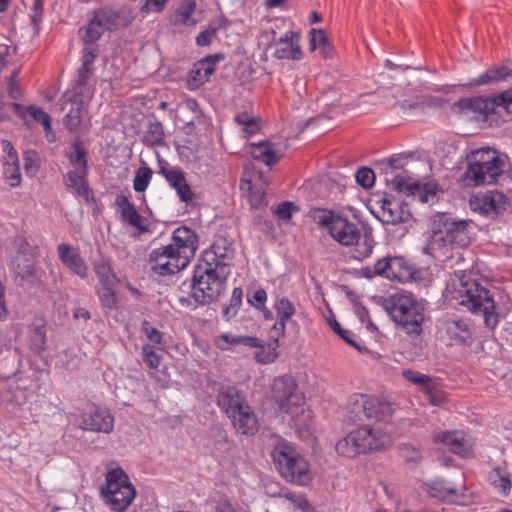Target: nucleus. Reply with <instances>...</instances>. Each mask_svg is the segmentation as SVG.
Masks as SVG:
<instances>
[{
    "mask_svg": "<svg viewBox=\"0 0 512 512\" xmlns=\"http://www.w3.org/2000/svg\"><path fill=\"white\" fill-rule=\"evenodd\" d=\"M195 8L196 3L194 1H186L182 3L175 12V23L182 25L196 24V20L192 19Z\"/></svg>",
    "mask_w": 512,
    "mask_h": 512,
    "instance_id": "35",
    "label": "nucleus"
},
{
    "mask_svg": "<svg viewBox=\"0 0 512 512\" xmlns=\"http://www.w3.org/2000/svg\"><path fill=\"white\" fill-rule=\"evenodd\" d=\"M402 374L407 381L420 386H425L431 381L429 376L414 372L412 370H405Z\"/></svg>",
    "mask_w": 512,
    "mask_h": 512,
    "instance_id": "60",
    "label": "nucleus"
},
{
    "mask_svg": "<svg viewBox=\"0 0 512 512\" xmlns=\"http://www.w3.org/2000/svg\"><path fill=\"white\" fill-rule=\"evenodd\" d=\"M94 271L102 285L115 286L118 283L110 259L101 258L96 261L94 263Z\"/></svg>",
    "mask_w": 512,
    "mask_h": 512,
    "instance_id": "30",
    "label": "nucleus"
},
{
    "mask_svg": "<svg viewBox=\"0 0 512 512\" xmlns=\"http://www.w3.org/2000/svg\"><path fill=\"white\" fill-rule=\"evenodd\" d=\"M447 335L455 343L465 344L471 339L470 325L466 320L460 318L449 319L445 323Z\"/></svg>",
    "mask_w": 512,
    "mask_h": 512,
    "instance_id": "27",
    "label": "nucleus"
},
{
    "mask_svg": "<svg viewBox=\"0 0 512 512\" xmlns=\"http://www.w3.org/2000/svg\"><path fill=\"white\" fill-rule=\"evenodd\" d=\"M467 169L464 173L468 185L494 184L504 172V159L492 148H480L467 155Z\"/></svg>",
    "mask_w": 512,
    "mask_h": 512,
    "instance_id": "5",
    "label": "nucleus"
},
{
    "mask_svg": "<svg viewBox=\"0 0 512 512\" xmlns=\"http://www.w3.org/2000/svg\"><path fill=\"white\" fill-rule=\"evenodd\" d=\"M46 337L45 333L37 330L31 337V349L36 353H40L45 349Z\"/></svg>",
    "mask_w": 512,
    "mask_h": 512,
    "instance_id": "61",
    "label": "nucleus"
},
{
    "mask_svg": "<svg viewBox=\"0 0 512 512\" xmlns=\"http://www.w3.org/2000/svg\"><path fill=\"white\" fill-rule=\"evenodd\" d=\"M474 235L473 221L437 214L432 219L423 252L435 258L447 256L454 247H467Z\"/></svg>",
    "mask_w": 512,
    "mask_h": 512,
    "instance_id": "1",
    "label": "nucleus"
},
{
    "mask_svg": "<svg viewBox=\"0 0 512 512\" xmlns=\"http://www.w3.org/2000/svg\"><path fill=\"white\" fill-rule=\"evenodd\" d=\"M355 178L356 182L365 189L372 187L375 182V174L373 170L367 167L360 168L356 172Z\"/></svg>",
    "mask_w": 512,
    "mask_h": 512,
    "instance_id": "51",
    "label": "nucleus"
},
{
    "mask_svg": "<svg viewBox=\"0 0 512 512\" xmlns=\"http://www.w3.org/2000/svg\"><path fill=\"white\" fill-rule=\"evenodd\" d=\"M429 493L432 497L440 500H447L450 496L456 494L457 490L453 487L447 486L445 481H436L430 485Z\"/></svg>",
    "mask_w": 512,
    "mask_h": 512,
    "instance_id": "41",
    "label": "nucleus"
},
{
    "mask_svg": "<svg viewBox=\"0 0 512 512\" xmlns=\"http://www.w3.org/2000/svg\"><path fill=\"white\" fill-rule=\"evenodd\" d=\"M233 255L234 249L232 244L226 238L219 237L214 241L211 248L204 252L203 261L206 265L214 267L223 265V267L228 269Z\"/></svg>",
    "mask_w": 512,
    "mask_h": 512,
    "instance_id": "19",
    "label": "nucleus"
},
{
    "mask_svg": "<svg viewBox=\"0 0 512 512\" xmlns=\"http://www.w3.org/2000/svg\"><path fill=\"white\" fill-rule=\"evenodd\" d=\"M243 291L241 288L236 287L232 291V296L229 302L223 310V316L226 320H230L235 317L239 311V308L242 304Z\"/></svg>",
    "mask_w": 512,
    "mask_h": 512,
    "instance_id": "40",
    "label": "nucleus"
},
{
    "mask_svg": "<svg viewBox=\"0 0 512 512\" xmlns=\"http://www.w3.org/2000/svg\"><path fill=\"white\" fill-rule=\"evenodd\" d=\"M73 106L70 111L65 115L64 123L69 131H77L81 124L84 115V107L82 102H77V97L73 95Z\"/></svg>",
    "mask_w": 512,
    "mask_h": 512,
    "instance_id": "33",
    "label": "nucleus"
},
{
    "mask_svg": "<svg viewBox=\"0 0 512 512\" xmlns=\"http://www.w3.org/2000/svg\"><path fill=\"white\" fill-rule=\"evenodd\" d=\"M267 300V293L264 289L259 288L254 291H249L247 294V301L258 310H265V303Z\"/></svg>",
    "mask_w": 512,
    "mask_h": 512,
    "instance_id": "46",
    "label": "nucleus"
},
{
    "mask_svg": "<svg viewBox=\"0 0 512 512\" xmlns=\"http://www.w3.org/2000/svg\"><path fill=\"white\" fill-rule=\"evenodd\" d=\"M28 114L35 120L44 123L46 120L51 119L50 116L41 108L36 107L34 105H30L27 107Z\"/></svg>",
    "mask_w": 512,
    "mask_h": 512,
    "instance_id": "64",
    "label": "nucleus"
},
{
    "mask_svg": "<svg viewBox=\"0 0 512 512\" xmlns=\"http://www.w3.org/2000/svg\"><path fill=\"white\" fill-rule=\"evenodd\" d=\"M79 426L83 430L109 434L114 427V418L107 409L91 406L81 414Z\"/></svg>",
    "mask_w": 512,
    "mask_h": 512,
    "instance_id": "17",
    "label": "nucleus"
},
{
    "mask_svg": "<svg viewBox=\"0 0 512 512\" xmlns=\"http://www.w3.org/2000/svg\"><path fill=\"white\" fill-rule=\"evenodd\" d=\"M249 153L255 160L262 161L265 165L271 166L282 157V150L275 143L270 141H260L259 143L249 144Z\"/></svg>",
    "mask_w": 512,
    "mask_h": 512,
    "instance_id": "23",
    "label": "nucleus"
},
{
    "mask_svg": "<svg viewBox=\"0 0 512 512\" xmlns=\"http://www.w3.org/2000/svg\"><path fill=\"white\" fill-rule=\"evenodd\" d=\"M299 39V34L294 31H287L282 37L275 39L271 44L274 48V57L278 59H300L302 52Z\"/></svg>",
    "mask_w": 512,
    "mask_h": 512,
    "instance_id": "20",
    "label": "nucleus"
},
{
    "mask_svg": "<svg viewBox=\"0 0 512 512\" xmlns=\"http://www.w3.org/2000/svg\"><path fill=\"white\" fill-rule=\"evenodd\" d=\"M453 109L483 122L488 119L490 114L501 113V111L512 116V89L492 97L460 99L453 105Z\"/></svg>",
    "mask_w": 512,
    "mask_h": 512,
    "instance_id": "10",
    "label": "nucleus"
},
{
    "mask_svg": "<svg viewBox=\"0 0 512 512\" xmlns=\"http://www.w3.org/2000/svg\"><path fill=\"white\" fill-rule=\"evenodd\" d=\"M391 445V438L380 429L368 426L350 432L336 444V451L345 457H354L360 453L379 451Z\"/></svg>",
    "mask_w": 512,
    "mask_h": 512,
    "instance_id": "8",
    "label": "nucleus"
},
{
    "mask_svg": "<svg viewBox=\"0 0 512 512\" xmlns=\"http://www.w3.org/2000/svg\"><path fill=\"white\" fill-rule=\"evenodd\" d=\"M490 480L495 488L499 489L504 495H506L511 489V481L508 477L501 475L498 469L494 470L490 474Z\"/></svg>",
    "mask_w": 512,
    "mask_h": 512,
    "instance_id": "50",
    "label": "nucleus"
},
{
    "mask_svg": "<svg viewBox=\"0 0 512 512\" xmlns=\"http://www.w3.org/2000/svg\"><path fill=\"white\" fill-rule=\"evenodd\" d=\"M133 19L132 13L125 8L105 6L94 11L88 26L85 28L83 40L93 43L104 31L116 30L128 25Z\"/></svg>",
    "mask_w": 512,
    "mask_h": 512,
    "instance_id": "12",
    "label": "nucleus"
},
{
    "mask_svg": "<svg viewBox=\"0 0 512 512\" xmlns=\"http://www.w3.org/2000/svg\"><path fill=\"white\" fill-rule=\"evenodd\" d=\"M121 218L130 226L138 229L140 233L148 231L147 227L144 225V218L140 216L134 205L124 209L121 212Z\"/></svg>",
    "mask_w": 512,
    "mask_h": 512,
    "instance_id": "37",
    "label": "nucleus"
},
{
    "mask_svg": "<svg viewBox=\"0 0 512 512\" xmlns=\"http://www.w3.org/2000/svg\"><path fill=\"white\" fill-rule=\"evenodd\" d=\"M310 217L319 227L324 228L330 236L343 246L357 245V258L363 259L371 255L374 240L370 235H364L360 244L361 232L358 225L341 214L323 208H314Z\"/></svg>",
    "mask_w": 512,
    "mask_h": 512,
    "instance_id": "2",
    "label": "nucleus"
},
{
    "mask_svg": "<svg viewBox=\"0 0 512 512\" xmlns=\"http://www.w3.org/2000/svg\"><path fill=\"white\" fill-rule=\"evenodd\" d=\"M294 211H297L296 206L292 202H284L277 207L275 215L279 220L289 221Z\"/></svg>",
    "mask_w": 512,
    "mask_h": 512,
    "instance_id": "56",
    "label": "nucleus"
},
{
    "mask_svg": "<svg viewBox=\"0 0 512 512\" xmlns=\"http://www.w3.org/2000/svg\"><path fill=\"white\" fill-rule=\"evenodd\" d=\"M384 308L395 324L407 335H421L425 319V307L422 302L408 292H398L390 295L384 303Z\"/></svg>",
    "mask_w": 512,
    "mask_h": 512,
    "instance_id": "3",
    "label": "nucleus"
},
{
    "mask_svg": "<svg viewBox=\"0 0 512 512\" xmlns=\"http://www.w3.org/2000/svg\"><path fill=\"white\" fill-rule=\"evenodd\" d=\"M383 171L387 175L385 181L388 186L398 192H405L407 195L418 196L423 203L429 202L435 198L436 192L430 188H422L418 183H407V177L402 173H396L397 170L404 167L403 159L400 157H392L387 161H383Z\"/></svg>",
    "mask_w": 512,
    "mask_h": 512,
    "instance_id": "15",
    "label": "nucleus"
},
{
    "mask_svg": "<svg viewBox=\"0 0 512 512\" xmlns=\"http://www.w3.org/2000/svg\"><path fill=\"white\" fill-rule=\"evenodd\" d=\"M409 213L405 212L398 203H394V206L388 212H383L381 215V221L386 224H397L407 221Z\"/></svg>",
    "mask_w": 512,
    "mask_h": 512,
    "instance_id": "39",
    "label": "nucleus"
},
{
    "mask_svg": "<svg viewBox=\"0 0 512 512\" xmlns=\"http://www.w3.org/2000/svg\"><path fill=\"white\" fill-rule=\"evenodd\" d=\"M150 268L161 276L171 275L188 266L186 256L174 250V245L162 246L149 255Z\"/></svg>",
    "mask_w": 512,
    "mask_h": 512,
    "instance_id": "16",
    "label": "nucleus"
},
{
    "mask_svg": "<svg viewBox=\"0 0 512 512\" xmlns=\"http://www.w3.org/2000/svg\"><path fill=\"white\" fill-rule=\"evenodd\" d=\"M235 122L241 126L243 137H249L257 133L260 129L259 122L247 113L238 114Z\"/></svg>",
    "mask_w": 512,
    "mask_h": 512,
    "instance_id": "36",
    "label": "nucleus"
},
{
    "mask_svg": "<svg viewBox=\"0 0 512 512\" xmlns=\"http://www.w3.org/2000/svg\"><path fill=\"white\" fill-rule=\"evenodd\" d=\"M229 274V269L223 265L220 267L200 265L193 276L192 297L202 305L216 300L224 292Z\"/></svg>",
    "mask_w": 512,
    "mask_h": 512,
    "instance_id": "7",
    "label": "nucleus"
},
{
    "mask_svg": "<svg viewBox=\"0 0 512 512\" xmlns=\"http://www.w3.org/2000/svg\"><path fill=\"white\" fill-rule=\"evenodd\" d=\"M400 259L396 257H384L382 259H379L374 264V274L376 275H385L386 277H390V270H392V267L394 264H398Z\"/></svg>",
    "mask_w": 512,
    "mask_h": 512,
    "instance_id": "44",
    "label": "nucleus"
},
{
    "mask_svg": "<svg viewBox=\"0 0 512 512\" xmlns=\"http://www.w3.org/2000/svg\"><path fill=\"white\" fill-rule=\"evenodd\" d=\"M172 241L174 250L181 256H186L189 263L197 249V236L194 231L187 227H179L173 232Z\"/></svg>",
    "mask_w": 512,
    "mask_h": 512,
    "instance_id": "21",
    "label": "nucleus"
},
{
    "mask_svg": "<svg viewBox=\"0 0 512 512\" xmlns=\"http://www.w3.org/2000/svg\"><path fill=\"white\" fill-rule=\"evenodd\" d=\"M101 493L107 505L116 512H123L135 497V489L128 476L121 468L109 470L106 474V485Z\"/></svg>",
    "mask_w": 512,
    "mask_h": 512,
    "instance_id": "13",
    "label": "nucleus"
},
{
    "mask_svg": "<svg viewBox=\"0 0 512 512\" xmlns=\"http://www.w3.org/2000/svg\"><path fill=\"white\" fill-rule=\"evenodd\" d=\"M217 344L222 350L228 349V345H242L245 347H260L259 339L252 336L222 334L217 339Z\"/></svg>",
    "mask_w": 512,
    "mask_h": 512,
    "instance_id": "28",
    "label": "nucleus"
},
{
    "mask_svg": "<svg viewBox=\"0 0 512 512\" xmlns=\"http://www.w3.org/2000/svg\"><path fill=\"white\" fill-rule=\"evenodd\" d=\"M114 286L102 285L99 290V298L103 306L111 308L115 304Z\"/></svg>",
    "mask_w": 512,
    "mask_h": 512,
    "instance_id": "59",
    "label": "nucleus"
},
{
    "mask_svg": "<svg viewBox=\"0 0 512 512\" xmlns=\"http://www.w3.org/2000/svg\"><path fill=\"white\" fill-rule=\"evenodd\" d=\"M401 457L407 462L411 464H417L422 459V453L418 448H415L409 444H403L400 447Z\"/></svg>",
    "mask_w": 512,
    "mask_h": 512,
    "instance_id": "49",
    "label": "nucleus"
},
{
    "mask_svg": "<svg viewBox=\"0 0 512 512\" xmlns=\"http://www.w3.org/2000/svg\"><path fill=\"white\" fill-rule=\"evenodd\" d=\"M142 359L143 362L149 367V368H158L160 364L159 356L157 355L154 345L151 344H145L142 347Z\"/></svg>",
    "mask_w": 512,
    "mask_h": 512,
    "instance_id": "47",
    "label": "nucleus"
},
{
    "mask_svg": "<svg viewBox=\"0 0 512 512\" xmlns=\"http://www.w3.org/2000/svg\"><path fill=\"white\" fill-rule=\"evenodd\" d=\"M19 71V68L14 69L8 79V93L9 96L14 100L20 99L22 96L21 88L18 82Z\"/></svg>",
    "mask_w": 512,
    "mask_h": 512,
    "instance_id": "54",
    "label": "nucleus"
},
{
    "mask_svg": "<svg viewBox=\"0 0 512 512\" xmlns=\"http://www.w3.org/2000/svg\"><path fill=\"white\" fill-rule=\"evenodd\" d=\"M14 273L23 282L34 283L37 275L34 265L22 257L17 256L13 262Z\"/></svg>",
    "mask_w": 512,
    "mask_h": 512,
    "instance_id": "31",
    "label": "nucleus"
},
{
    "mask_svg": "<svg viewBox=\"0 0 512 512\" xmlns=\"http://www.w3.org/2000/svg\"><path fill=\"white\" fill-rule=\"evenodd\" d=\"M175 190L182 202L187 203L193 200L194 193L192 192L191 187L187 183L186 179L180 184V186H177Z\"/></svg>",
    "mask_w": 512,
    "mask_h": 512,
    "instance_id": "62",
    "label": "nucleus"
},
{
    "mask_svg": "<svg viewBox=\"0 0 512 512\" xmlns=\"http://www.w3.org/2000/svg\"><path fill=\"white\" fill-rule=\"evenodd\" d=\"M217 405L229 417L233 427L243 435H254L258 430L257 418L245 395L235 386H222L216 397Z\"/></svg>",
    "mask_w": 512,
    "mask_h": 512,
    "instance_id": "4",
    "label": "nucleus"
},
{
    "mask_svg": "<svg viewBox=\"0 0 512 512\" xmlns=\"http://www.w3.org/2000/svg\"><path fill=\"white\" fill-rule=\"evenodd\" d=\"M91 73H92L91 67L81 65V67L78 70V78H77L74 88H73L75 97L83 95L84 88L87 84V81H88Z\"/></svg>",
    "mask_w": 512,
    "mask_h": 512,
    "instance_id": "45",
    "label": "nucleus"
},
{
    "mask_svg": "<svg viewBox=\"0 0 512 512\" xmlns=\"http://www.w3.org/2000/svg\"><path fill=\"white\" fill-rule=\"evenodd\" d=\"M141 331L146 335L151 345L162 344V333L157 328L153 327L147 320L142 322Z\"/></svg>",
    "mask_w": 512,
    "mask_h": 512,
    "instance_id": "52",
    "label": "nucleus"
},
{
    "mask_svg": "<svg viewBox=\"0 0 512 512\" xmlns=\"http://www.w3.org/2000/svg\"><path fill=\"white\" fill-rule=\"evenodd\" d=\"M274 308L277 313L278 320L270 330V338L275 343L284 335L286 322L296 313V308L288 298H281L275 302Z\"/></svg>",
    "mask_w": 512,
    "mask_h": 512,
    "instance_id": "22",
    "label": "nucleus"
},
{
    "mask_svg": "<svg viewBox=\"0 0 512 512\" xmlns=\"http://www.w3.org/2000/svg\"><path fill=\"white\" fill-rule=\"evenodd\" d=\"M435 442L443 443L455 454L466 456L470 452V443L461 431H445L434 436Z\"/></svg>",
    "mask_w": 512,
    "mask_h": 512,
    "instance_id": "24",
    "label": "nucleus"
},
{
    "mask_svg": "<svg viewBox=\"0 0 512 512\" xmlns=\"http://www.w3.org/2000/svg\"><path fill=\"white\" fill-rule=\"evenodd\" d=\"M168 0H144L140 10L143 14L161 12Z\"/></svg>",
    "mask_w": 512,
    "mask_h": 512,
    "instance_id": "57",
    "label": "nucleus"
},
{
    "mask_svg": "<svg viewBox=\"0 0 512 512\" xmlns=\"http://www.w3.org/2000/svg\"><path fill=\"white\" fill-rule=\"evenodd\" d=\"M4 175L11 187L17 186L21 180L18 162H6L4 167Z\"/></svg>",
    "mask_w": 512,
    "mask_h": 512,
    "instance_id": "48",
    "label": "nucleus"
},
{
    "mask_svg": "<svg viewBox=\"0 0 512 512\" xmlns=\"http://www.w3.org/2000/svg\"><path fill=\"white\" fill-rule=\"evenodd\" d=\"M142 141L148 147L163 146L164 131L162 124L156 120L149 121Z\"/></svg>",
    "mask_w": 512,
    "mask_h": 512,
    "instance_id": "32",
    "label": "nucleus"
},
{
    "mask_svg": "<svg viewBox=\"0 0 512 512\" xmlns=\"http://www.w3.org/2000/svg\"><path fill=\"white\" fill-rule=\"evenodd\" d=\"M459 303L472 312H481L487 327L494 328L498 318L494 311V301L489 291L475 280L463 281L456 291Z\"/></svg>",
    "mask_w": 512,
    "mask_h": 512,
    "instance_id": "11",
    "label": "nucleus"
},
{
    "mask_svg": "<svg viewBox=\"0 0 512 512\" xmlns=\"http://www.w3.org/2000/svg\"><path fill=\"white\" fill-rule=\"evenodd\" d=\"M348 412L352 421H386L393 413L389 402L364 394L349 398Z\"/></svg>",
    "mask_w": 512,
    "mask_h": 512,
    "instance_id": "14",
    "label": "nucleus"
},
{
    "mask_svg": "<svg viewBox=\"0 0 512 512\" xmlns=\"http://www.w3.org/2000/svg\"><path fill=\"white\" fill-rule=\"evenodd\" d=\"M68 159L73 169L87 170L86 150L79 139L73 142L68 152Z\"/></svg>",
    "mask_w": 512,
    "mask_h": 512,
    "instance_id": "34",
    "label": "nucleus"
},
{
    "mask_svg": "<svg viewBox=\"0 0 512 512\" xmlns=\"http://www.w3.org/2000/svg\"><path fill=\"white\" fill-rule=\"evenodd\" d=\"M354 312L357 315V317L360 319V321L364 324H366V328L370 331H374L377 329V327L374 325V323L371 321L369 317V312L367 308L360 303H357L354 305Z\"/></svg>",
    "mask_w": 512,
    "mask_h": 512,
    "instance_id": "58",
    "label": "nucleus"
},
{
    "mask_svg": "<svg viewBox=\"0 0 512 512\" xmlns=\"http://www.w3.org/2000/svg\"><path fill=\"white\" fill-rule=\"evenodd\" d=\"M272 458L278 472L287 482L305 486L311 481L307 461L292 446L278 444L272 451Z\"/></svg>",
    "mask_w": 512,
    "mask_h": 512,
    "instance_id": "9",
    "label": "nucleus"
},
{
    "mask_svg": "<svg viewBox=\"0 0 512 512\" xmlns=\"http://www.w3.org/2000/svg\"><path fill=\"white\" fill-rule=\"evenodd\" d=\"M276 357L277 353L275 349H270L268 351L261 349L260 351H257L255 354L256 361L262 364H269L273 362L276 359Z\"/></svg>",
    "mask_w": 512,
    "mask_h": 512,
    "instance_id": "63",
    "label": "nucleus"
},
{
    "mask_svg": "<svg viewBox=\"0 0 512 512\" xmlns=\"http://www.w3.org/2000/svg\"><path fill=\"white\" fill-rule=\"evenodd\" d=\"M504 196L498 192H490L487 194L476 196L471 201V207L474 211H479L484 215L490 213H499L504 209Z\"/></svg>",
    "mask_w": 512,
    "mask_h": 512,
    "instance_id": "26",
    "label": "nucleus"
},
{
    "mask_svg": "<svg viewBox=\"0 0 512 512\" xmlns=\"http://www.w3.org/2000/svg\"><path fill=\"white\" fill-rule=\"evenodd\" d=\"M329 325L332 328V330L339 335L347 344L357 348L360 350V347L357 345V343L352 339V333L348 330H345L341 327V325L336 320H330Z\"/></svg>",
    "mask_w": 512,
    "mask_h": 512,
    "instance_id": "55",
    "label": "nucleus"
},
{
    "mask_svg": "<svg viewBox=\"0 0 512 512\" xmlns=\"http://www.w3.org/2000/svg\"><path fill=\"white\" fill-rule=\"evenodd\" d=\"M152 170L149 167H141L136 172L133 181V188L136 192H143L148 187V184L152 178Z\"/></svg>",
    "mask_w": 512,
    "mask_h": 512,
    "instance_id": "42",
    "label": "nucleus"
},
{
    "mask_svg": "<svg viewBox=\"0 0 512 512\" xmlns=\"http://www.w3.org/2000/svg\"><path fill=\"white\" fill-rule=\"evenodd\" d=\"M271 397L281 412L291 415L296 425H307L311 413L305 411L304 396L299 391L297 382L292 376L283 375L275 378L271 386Z\"/></svg>",
    "mask_w": 512,
    "mask_h": 512,
    "instance_id": "6",
    "label": "nucleus"
},
{
    "mask_svg": "<svg viewBox=\"0 0 512 512\" xmlns=\"http://www.w3.org/2000/svg\"><path fill=\"white\" fill-rule=\"evenodd\" d=\"M159 172L174 189L186 179L180 168L171 167L167 164L161 165Z\"/></svg>",
    "mask_w": 512,
    "mask_h": 512,
    "instance_id": "38",
    "label": "nucleus"
},
{
    "mask_svg": "<svg viewBox=\"0 0 512 512\" xmlns=\"http://www.w3.org/2000/svg\"><path fill=\"white\" fill-rule=\"evenodd\" d=\"M222 57L220 55L207 56L206 58L194 64L189 73V82L193 87H197L209 80V77L215 71V64Z\"/></svg>",
    "mask_w": 512,
    "mask_h": 512,
    "instance_id": "25",
    "label": "nucleus"
},
{
    "mask_svg": "<svg viewBox=\"0 0 512 512\" xmlns=\"http://www.w3.org/2000/svg\"><path fill=\"white\" fill-rule=\"evenodd\" d=\"M310 39V48L315 50L317 48H329V42L325 32L322 29H312Z\"/></svg>",
    "mask_w": 512,
    "mask_h": 512,
    "instance_id": "53",
    "label": "nucleus"
},
{
    "mask_svg": "<svg viewBox=\"0 0 512 512\" xmlns=\"http://www.w3.org/2000/svg\"><path fill=\"white\" fill-rule=\"evenodd\" d=\"M87 170H71L65 175V183L68 188L73 189L77 195L85 196L88 193Z\"/></svg>",
    "mask_w": 512,
    "mask_h": 512,
    "instance_id": "29",
    "label": "nucleus"
},
{
    "mask_svg": "<svg viewBox=\"0 0 512 512\" xmlns=\"http://www.w3.org/2000/svg\"><path fill=\"white\" fill-rule=\"evenodd\" d=\"M57 255L71 273L81 279H85L88 276V266L78 248L67 243H61L57 246Z\"/></svg>",
    "mask_w": 512,
    "mask_h": 512,
    "instance_id": "18",
    "label": "nucleus"
},
{
    "mask_svg": "<svg viewBox=\"0 0 512 512\" xmlns=\"http://www.w3.org/2000/svg\"><path fill=\"white\" fill-rule=\"evenodd\" d=\"M504 69H501L500 67L499 68H493V69H490L488 71H486L485 73H483L482 75H480L478 78L474 79L470 85H485V84H488V83H491V82H498V81H502L503 78H502V73H504Z\"/></svg>",
    "mask_w": 512,
    "mask_h": 512,
    "instance_id": "43",
    "label": "nucleus"
}]
</instances>
